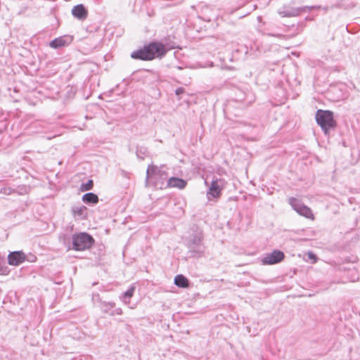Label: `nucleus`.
Wrapping results in <instances>:
<instances>
[{"label": "nucleus", "instance_id": "nucleus-1", "mask_svg": "<svg viewBox=\"0 0 360 360\" xmlns=\"http://www.w3.org/2000/svg\"><path fill=\"white\" fill-rule=\"evenodd\" d=\"M174 46L167 47L165 44L153 41L131 53V57L136 60H151L155 57L162 58L166 53L174 49Z\"/></svg>", "mask_w": 360, "mask_h": 360}, {"label": "nucleus", "instance_id": "nucleus-2", "mask_svg": "<svg viewBox=\"0 0 360 360\" xmlns=\"http://www.w3.org/2000/svg\"><path fill=\"white\" fill-rule=\"evenodd\" d=\"M168 179V174L164 166L158 167L153 165H148L146 171V184L151 183L155 187L162 188L166 187Z\"/></svg>", "mask_w": 360, "mask_h": 360}, {"label": "nucleus", "instance_id": "nucleus-3", "mask_svg": "<svg viewBox=\"0 0 360 360\" xmlns=\"http://www.w3.org/2000/svg\"><path fill=\"white\" fill-rule=\"evenodd\" d=\"M203 233L200 230H196L189 236L186 246L188 249L189 256L200 258L204 256L205 246L203 243Z\"/></svg>", "mask_w": 360, "mask_h": 360}, {"label": "nucleus", "instance_id": "nucleus-4", "mask_svg": "<svg viewBox=\"0 0 360 360\" xmlns=\"http://www.w3.org/2000/svg\"><path fill=\"white\" fill-rule=\"evenodd\" d=\"M316 120L326 135L329 134L330 129H334L337 124L333 113L330 110H318Z\"/></svg>", "mask_w": 360, "mask_h": 360}, {"label": "nucleus", "instance_id": "nucleus-5", "mask_svg": "<svg viewBox=\"0 0 360 360\" xmlns=\"http://www.w3.org/2000/svg\"><path fill=\"white\" fill-rule=\"evenodd\" d=\"M72 242L73 250L84 251L91 248L94 243V239L89 233L80 232L72 235Z\"/></svg>", "mask_w": 360, "mask_h": 360}, {"label": "nucleus", "instance_id": "nucleus-6", "mask_svg": "<svg viewBox=\"0 0 360 360\" xmlns=\"http://www.w3.org/2000/svg\"><path fill=\"white\" fill-rule=\"evenodd\" d=\"M288 202L292 209L300 215L308 219H314V214L311 210L304 205L300 200L291 197L288 200Z\"/></svg>", "mask_w": 360, "mask_h": 360}, {"label": "nucleus", "instance_id": "nucleus-7", "mask_svg": "<svg viewBox=\"0 0 360 360\" xmlns=\"http://www.w3.org/2000/svg\"><path fill=\"white\" fill-rule=\"evenodd\" d=\"M314 6H303V7H290L283 6L278 10V13L281 17H296L300 15L302 13L309 12L313 9Z\"/></svg>", "mask_w": 360, "mask_h": 360}, {"label": "nucleus", "instance_id": "nucleus-8", "mask_svg": "<svg viewBox=\"0 0 360 360\" xmlns=\"http://www.w3.org/2000/svg\"><path fill=\"white\" fill-rule=\"evenodd\" d=\"M226 181L223 179H215L212 181L211 185L207 193V198L210 197L218 198L221 195V191L225 187Z\"/></svg>", "mask_w": 360, "mask_h": 360}, {"label": "nucleus", "instance_id": "nucleus-9", "mask_svg": "<svg viewBox=\"0 0 360 360\" xmlns=\"http://www.w3.org/2000/svg\"><path fill=\"white\" fill-rule=\"evenodd\" d=\"M116 304L113 302H101V304L98 305L102 313L108 314L110 316L121 315L122 314V309L120 307H115Z\"/></svg>", "mask_w": 360, "mask_h": 360}, {"label": "nucleus", "instance_id": "nucleus-10", "mask_svg": "<svg viewBox=\"0 0 360 360\" xmlns=\"http://www.w3.org/2000/svg\"><path fill=\"white\" fill-rule=\"evenodd\" d=\"M284 253L280 250H274L272 252L267 254L263 259L264 264H275L279 263L284 259Z\"/></svg>", "mask_w": 360, "mask_h": 360}, {"label": "nucleus", "instance_id": "nucleus-11", "mask_svg": "<svg viewBox=\"0 0 360 360\" xmlns=\"http://www.w3.org/2000/svg\"><path fill=\"white\" fill-rule=\"evenodd\" d=\"M26 260V255L22 251L11 252L8 255V262L12 266H18Z\"/></svg>", "mask_w": 360, "mask_h": 360}, {"label": "nucleus", "instance_id": "nucleus-12", "mask_svg": "<svg viewBox=\"0 0 360 360\" xmlns=\"http://www.w3.org/2000/svg\"><path fill=\"white\" fill-rule=\"evenodd\" d=\"M72 15L80 20H84L87 18L88 11L83 4H78L72 9Z\"/></svg>", "mask_w": 360, "mask_h": 360}, {"label": "nucleus", "instance_id": "nucleus-13", "mask_svg": "<svg viewBox=\"0 0 360 360\" xmlns=\"http://www.w3.org/2000/svg\"><path fill=\"white\" fill-rule=\"evenodd\" d=\"M87 208L84 205H76L72 207L71 212L73 217L77 219H84L86 216Z\"/></svg>", "mask_w": 360, "mask_h": 360}, {"label": "nucleus", "instance_id": "nucleus-14", "mask_svg": "<svg viewBox=\"0 0 360 360\" xmlns=\"http://www.w3.org/2000/svg\"><path fill=\"white\" fill-rule=\"evenodd\" d=\"M186 186V181L185 180L176 177L169 178L166 183V187L178 188L180 189L185 188Z\"/></svg>", "mask_w": 360, "mask_h": 360}, {"label": "nucleus", "instance_id": "nucleus-15", "mask_svg": "<svg viewBox=\"0 0 360 360\" xmlns=\"http://www.w3.org/2000/svg\"><path fill=\"white\" fill-rule=\"evenodd\" d=\"M82 200L86 204H96L98 202V197L94 193H87L82 196Z\"/></svg>", "mask_w": 360, "mask_h": 360}, {"label": "nucleus", "instance_id": "nucleus-16", "mask_svg": "<svg viewBox=\"0 0 360 360\" xmlns=\"http://www.w3.org/2000/svg\"><path fill=\"white\" fill-rule=\"evenodd\" d=\"M174 284L178 287L186 288L188 286V281L184 276L179 274L174 278Z\"/></svg>", "mask_w": 360, "mask_h": 360}, {"label": "nucleus", "instance_id": "nucleus-17", "mask_svg": "<svg viewBox=\"0 0 360 360\" xmlns=\"http://www.w3.org/2000/svg\"><path fill=\"white\" fill-rule=\"evenodd\" d=\"M66 39L64 37H58L50 42V46L53 49H58L67 44Z\"/></svg>", "mask_w": 360, "mask_h": 360}, {"label": "nucleus", "instance_id": "nucleus-18", "mask_svg": "<svg viewBox=\"0 0 360 360\" xmlns=\"http://www.w3.org/2000/svg\"><path fill=\"white\" fill-rule=\"evenodd\" d=\"M134 291H135V287L134 286H131L122 295V297H121V299H122V302L124 304H129V300H130L131 297L134 295Z\"/></svg>", "mask_w": 360, "mask_h": 360}, {"label": "nucleus", "instance_id": "nucleus-19", "mask_svg": "<svg viewBox=\"0 0 360 360\" xmlns=\"http://www.w3.org/2000/svg\"><path fill=\"white\" fill-rule=\"evenodd\" d=\"M10 273L8 267L3 262L0 261V275L6 276Z\"/></svg>", "mask_w": 360, "mask_h": 360}, {"label": "nucleus", "instance_id": "nucleus-20", "mask_svg": "<svg viewBox=\"0 0 360 360\" xmlns=\"http://www.w3.org/2000/svg\"><path fill=\"white\" fill-rule=\"evenodd\" d=\"M93 185H94L93 181L89 180L86 184H82L81 185L80 189L82 191H89L92 188Z\"/></svg>", "mask_w": 360, "mask_h": 360}, {"label": "nucleus", "instance_id": "nucleus-21", "mask_svg": "<svg viewBox=\"0 0 360 360\" xmlns=\"http://www.w3.org/2000/svg\"><path fill=\"white\" fill-rule=\"evenodd\" d=\"M91 300L94 304H98V305L101 304V302H103L104 301L102 300L100 297V295L98 293H93Z\"/></svg>", "mask_w": 360, "mask_h": 360}, {"label": "nucleus", "instance_id": "nucleus-22", "mask_svg": "<svg viewBox=\"0 0 360 360\" xmlns=\"http://www.w3.org/2000/svg\"><path fill=\"white\" fill-rule=\"evenodd\" d=\"M184 91V89L182 87H179L176 89L175 93L176 95H180V94H183Z\"/></svg>", "mask_w": 360, "mask_h": 360}, {"label": "nucleus", "instance_id": "nucleus-23", "mask_svg": "<svg viewBox=\"0 0 360 360\" xmlns=\"http://www.w3.org/2000/svg\"><path fill=\"white\" fill-rule=\"evenodd\" d=\"M308 257H309V259H314V262H316V257L312 252H309L308 253Z\"/></svg>", "mask_w": 360, "mask_h": 360}, {"label": "nucleus", "instance_id": "nucleus-24", "mask_svg": "<svg viewBox=\"0 0 360 360\" xmlns=\"http://www.w3.org/2000/svg\"><path fill=\"white\" fill-rule=\"evenodd\" d=\"M36 259H37L36 257L32 255V257H31V259H30V261L34 262L36 260Z\"/></svg>", "mask_w": 360, "mask_h": 360}, {"label": "nucleus", "instance_id": "nucleus-25", "mask_svg": "<svg viewBox=\"0 0 360 360\" xmlns=\"http://www.w3.org/2000/svg\"><path fill=\"white\" fill-rule=\"evenodd\" d=\"M273 37H278L279 35L278 34H271Z\"/></svg>", "mask_w": 360, "mask_h": 360}]
</instances>
